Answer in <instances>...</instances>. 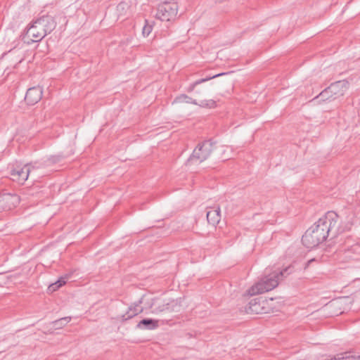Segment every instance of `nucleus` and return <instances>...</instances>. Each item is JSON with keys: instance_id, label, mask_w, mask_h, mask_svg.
Returning <instances> with one entry per match:
<instances>
[{"instance_id": "1", "label": "nucleus", "mask_w": 360, "mask_h": 360, "mask_svg": "<svg viewBox=\"0 0 360 360\" xmlns=\"http://www.w3.org/2000/svg\"><path fill=\"white\" fill-rule=\"evenodd\" d=\"M344 231L345 228L338 224V215L330 211L305 232L302 242L307 248H313L323 242L329 235L335 238Z\"/></svg>"}, {"instance_id": "2", "label": "nucleus", "mask_w": 360, "mask_h": 360, "mask_svg": "<svg viewBox=\"0 0 360 360\" xmlns=\"http://www.w3.org/2000/svg\"><path fill=\"white\" fill-rule=\"evenodd\" d=\"M290 267L285 268L281 271H274L271 274L264 276L257 283L250 287L246 292L249 296H254L270 291L275 288L279 283L281 278L284 276Z\"/></svg>"}, {"instance_id": "3", "label": "nucleus", "mask_w": 360, "mask_h": 360, "mask_svg": "<svg viewBox=\"0 0 360 360\" xmlns=\"http://www.w3.org/2000/svg\"><path fill=\"white\" fill-rule=\"evenodd\" d=\"M214 148L213 143L211 141H205L198 143L188 160V163L205 161L210 157Z\"/></svg>"}, {"instance_id": "4", "label": "nucleus", "mask_w": 360, "mask_h": 360, "mask_svg": "<svg viewBox=\"0 0 360 360\" xmlns=\"http://www.w3.org/2000/svg\"><path fill=\"white\" fill-rule=\"evenodd\" d=\"M177 12L176 2H167L165 0L159 4L156 17L162 21H170L176 18Z\"/></svg>"}, {"instance_id": "5", "label": "nucleus", "mask_w": 360, "mask_h": 360, "mask_svg": "<svg viewBox=\"0 0 360 360\" xmlns=\"http://www.w3.org/2000/svg\"><path fill=\"white\" fill-rule=\"evenodd\" d=\"M35 166L31 164H27L23 167L16 166L11 169V179L17 181L20 184H23L25 181L28 179L29 176L32 175L33 171L35 169Z\"/></svg>"}, {"instance_id": "6", "label": "nucleus", "mask_w": 360, "mask_h": 360, "mask_svg": "<svg viewBox=\"0 0 360 360\" xmlns=\"http://www.w3.org/2000/svg\"><path fill=\"white\" fill-rule=\"evenodd\" d=\"M174 102L192 103L194 105H198L201 108H214L217 106V103L214 100H202L198 103L195 99H193L192 98L188 96L186 94L180 95L179 96L176 98Z\"/></svg>"}, {"instance_id": "7", "label": "nucleus", "mask_w": 360, "mask_h": 360, "mask_svg": "<svg viewBox=\"0 0 360 360\" xmlns=\"http://www.w3.org/2000/svg\"><path fill=\"white\" fill-rule=\"evenodd\" d=\"M27 36L31 38L34 42L40 41L45 36V32L41 25L37 24V20L30 26L27 30Z\"/></svg>"}, {"instance_id": "8", "label": "nucleus", "mask_w": 360, "mask_h": 360, "mask_svg": "<svg viewBox=\"0 0 360 360\" xmlns=\"http://www.w3.org/2000/svg\"><path fill=\"white\" fill-rule=\"evenodd\" d=\"M42 89L39 86L30 88L25 94V100L28 105H34L42 97Z\"/></svg>"}, {"instance_id": "9", "label": "nucleus", "mask_w": 360, "mask_h": 360, "mask_svg": "<svg viewBox=\"0 0 360 360\" xmlns=\"http://www.w3.org/2000/svg\"><path fill=\"white\" fill-rule=\"evenodd\" d=\"M330 93L335 99L342 96L348 89V82L345 80H340L331 84L328 86Z\"/></svg>"}, {"instance_id": "10", "label": "nucleus", "mask_w": 360, "mask_h": 360, "mask_svg": "<svg viewBox=\"0 0 360 360\" xmlns=\"http://www.w3.org/2000/svg\"><path fill=\"white\" fill-rule=\"evenodd\" d=\"M37 24L41 25L46 35L51 33L56 26L54 19L49 15H44L37 19Z\"/></svg>"}, {"instance_id": "11", "label": "nucleus", "mask_w": 360, "mask_h": 360, "mask_svg": "<svg viewBox=\"0 0 360 360\" xmlns=\"http://www.w3.org/2000/svg\"><path fill=\"white\" fill-rule=\"evenodd\" d=\"M207 219L209 224L216 226L220 221L221 214L219 207H214L207 212Z\"/></svg>"}, {"instance_id": "12", "label": "nucleus", "mask_w": 360, "mask_h": 360, "mask_svg": "<svg viewBox=\"0 0 360 360\" xmlns=\"http://www.w3.org/2000/svg\"><path fill=\"white\" fill-rule=\"evenodd\" d=\"M223 75H225V73L217 74L215 75L209 76V77H207L205 78H202V79L196 80L195 82H194L193 83H192V84H191L189 85V86L187 89V91L188 92L195 91V94H200L202 93V90L196 89V86H198L199 84H202L203 82H207V81H209V80H210V79H212L213 78L219 77V76Z\"/></svg>"}, {"instance_id": "13", "label": "nucleus", "mask_w": 360, "mask_h": 360, "mask_svg": "<svg viewBox=\"0 0 360 360\" xmlns=\"http://www.w3.org/2000/svg\"><path fill=\"white\" fill-rule=\"evenodd\" d=\"M141 301L135 303L129 307L128 311L122 316L124 320H128L143 311V307L140 305Z\"/></svg>"}, {"instance_id": "14", "label": "nucleus", "mask_w": 360, "mask_h": 360, "mask_svg": "<svg viewBox=\"0 0 360 360\" xmlns=\"http://www.w3.org/2000/svg\"><path fill=\"white\" fill-rule=\"evenodd\" d=\"M158 326V321L152 319H144L137 324V328L144 330H153Z\"/></svg>"}, {"instance_id": "15", "label": "nucleus", "mask_w": 360, "mask_h": 360, "mask_svg": "<svg viewBox=\"0 0 360 360\" xmlns=\"http://www.w3.org/2000/svg\"><path fill=\"white\" fill-rule=\"evenodd\" d=\"M13 198V196L8 193L0 195V212L11 209L9 202Z\"/></svg>"}, {"instance_id": "16", "label": "nucleus", "mask_w": 360, "mask_h": 360, "mask_svg": "<svg viewBox=\"0 0 360 360\" xmlns=\"http://www.w3.org/2000/svg\"><path fill=\"white\" fill-rule=\"evenodd\" d=\"M316 99H319V101H330L335 100V98H333V95L330 93L328 87H327L314 98V100Z\"/></svg>"}, {"instance_id": "17", "label": "nucleus", "mask_w": 360, "mask_h": 360, "mask_svg": "<svg viewBox=\"0 0 360 360\" xmlns=\"http://www.w3.org/2000/svg\"><path fill=\"white\" fill-rule=\"evenodd\" d=\"M70 316H66L52 321L51 323V325L52 326V328L53 329H60L63 328L66 324H68L70 321Z\"/></svg>"}, {"instance_id": "18", "label": "nucleus", "mask_w": 360, "mask_h": 360, "mask_svg": "<svg viewBox=\"0 0 360 360\" xmlns=\"http://www.w3.org/2000/svg\"><path fill=\"white\" fill-rule=\"evenodd\" d=\"M266 304V302L265 301H262V303L259 302H255L254 303L252 302H250V309H251L252 311L253 312H255L256 314H259V313H266V311L264 310V304Z\"/></svg>"}, {"instance_id": "19", "label": "nucleus", "mask_w": 360, "mask_h": 360, "mask_svg": "<svg viewBox=\"0 0 360 360\" xmlns=\"http://www.w3.org/2000/svg\"><path fill=\"white\" fill-rule=\"evenodd\" d=\"M66 281L65 278H61L58 279L56 282L51 284L48 287V291L50 292H53L56 290H57L60 287L63 286L64 284H65Z\"/></svg>"}, {"instance_id": "20", "label": "nucleus", "mask_w": 360, "mask_h": 360, "mask_svg": "<svg viewBox=\"0 0 360 360\" xmlns=\"http://www.w3.org/2000/svg\"><path fill=\"white\" fill-rule=\"evenodd\" d=\"M176 304V302L174 300H172L170 302H167L166 304H163L162 307H158L159 311H174V307Z\"/></svg>"}, {"instance_id": "21", "label": "nucleus", "mask_w": 360, "mask_h": 360, "mask_svg": "<svg viewBox=\"0 0 360 360\" xmlns=\"http://www.w3.org/2000/svg\"><path fill=\"white\" fill-rule=\"evenodd\" d=\"M153 27L151 25L146 24L142 30V34L144 37H148L150 33L152 32Z\"/></svg>"}, {"instance_id": "22", "label": "nucleus", "mask_w": 360, "mask_h": 360, "mask_svg": "<svg viewBox=\"0 0 360 360\" xmlns=\"http://www.w3.org/2000/svg\"><path fill=\"white\" fill-rule=\"evenodd\" d=\"M62 158V157L60 155H56V156H52L49 160L53 162V163H56V162H58L60 160V159Z\"/></svg>"}, {"instance_id": "23", "label": "nucleus", "mask_w": 360, "mask_h": 360, "mask_svg": "<svg viewBox=\"0 0 360 360\" xmlns=\"http://www.w3.org/2000/svg\"><path fill=\"white\" fill-rule=\"evenodd\" d=\"M316 261V259H309L307 263L306 264L305 268H307L312 262Z\"/></svg>"}, {"instance_id": "24", "label": "nucleus", "mask_w": 360, "mask_h": 360, "mask_svg": "<svg viewBox=\"0 0 360 360\" xmlns=\"http://www.w3.org/2000/svg\"><path fill=\"white\" fill-rule=\"evenodd\" d=\"M167 2H176L175 1L176 0H167Z\"/></svg>"}]
</instances>
